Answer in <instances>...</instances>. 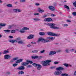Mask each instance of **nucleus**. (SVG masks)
Segmentation results:
<instances>
[{
	"label": "nucleus",
	"instance_id": "nucleus-1",
	"mask_svg": "<svg viewBox=\"0 0 76 76\" xmlns=\"http://www.w3.org/2000/svg\"><path fill=\"white\" fill-rule=\"evenodd\" d=\"M45 24L46 25L50 26V28L52 29H59L58 27L54 26H55V24L54 23H46Z\"/></svg>",
	"mask_w": 76,
	"mask_h": 76
},
{
	"label": "nucleus",
	"instance_id": "nucleus-2",
	"mask_svg": "<svg viewBox=\"0 0 76 76\" xmlns=\"http://www.w3.org/2000/svg\"><path fill=\"white\" fill-rule=\"evenodd\" d=\"M51 61H52L47 60L46 61H42L41 63L43 66H48L50 65V64L49 63H51Z\"/></svg>",
	"mask_w": 76,
	"mask_h": 76
},
{
	"label": "nucleus",
	"instance_id": "nucleus-3",
	"mask_svg": "<svg viewBox=\"0 0 76 76\" xmlns=\"http://www.w3.org/2000/svg\"><path fill=\"white\" fill-rule=\"evenodd\" d=\"M41 41L42 42H44V43H46V42H50V41L48 39H44L42 37H40L38 39L37 42L39 43Z\"/></svg>",
	"mask_w": 76,
	"mask_h": 76
},
{
	"label": "nucleus",
	"instance_id": "nucleus-4",
	"mask_svg": "<svg viewBox=\"0 0 76 76\" xmlns=\"http://www.w3.org/2000/svg\"><path fill=\"white\" fill-rule=\"evenodd\" d=\"M32 65L34 66V67H38L37 68V69L38 70H40L41 68H42V66L41 64L33 63L32 64Z\"/></svg>",
	"mask_w": 76,
	"mask_h": 76
},
{
	"label": "nucleus",
	"instance_id": "nucleus-5",
	"mask_svg": "<svg viewBox=\"0 0 76 76\" xmlns=\"http://www.w3.org/2000/svg\"><path fill=\"white\" fill-rule=\"evenodd\" d=\"M26 30H29V28L27 27H23L21 30L19 31V32L21 33H25L26 32Z\"/></svg>",
	"mask_w": 76,
	"mask_h": 76
},
{
	"label": "nucleus",
	"instance_id": "nucleus-6",
	"mask_svg": "<svg viewBox=\"0 0 76 76\" xmlns=\"http://www.w3.org/2000/svg\"><path fill=\"white\" fill-rule=\"evenodd\" d=\"M48 9L52 12H54L56 10L55 7L51 6H50L48 7Z\"/></svg>",
	"mask_w": 76,
	"mask_h": 76
},
{
	"label": "nucleus",
	"instance_id": "nucleus-7",
	"mask_svg": "<svg viewBox=\"0 0 76 76\" xmlns=\"http://www.w3.org/2000/svg\"><path fill=\"white\" fill-rule=\"evenodd\" d=\"M61 73H62V71L57 70L55 71L54 72V75H61Z\"/></svg>",
	"mask_w": 76,
	"mask_h": 76
},
{
	"label": "nucleus",
	"instance_id": "nucleus-8",
	"mask_svg": "<svg viewBox=\"0 0 76 76\" xmlns=\"http://www.w3.org/2000/svg\"><path fill=\"white\" fill-rule=\"evenodd\" d=\"M48 35H50V36H54V37H58V35H57V34L54 33H52L51 32H48Z\"/></svg>",
	"mask_w": 76,
	"mask_h": 76
},
{
	"label": "nucleus",
	"instance_id": "nucleus-9",
	"mask_svg": "<svg viewBox=\"0 0 76 76\" xmlns=\"http://www.w3.org/2000/svg\"><path fill=\"white\" fill-rule=\"evenodd\" d=\"M12 58V56L9 55L7 54L4 56V59L5 60H7Z\"/></svg>",
	"mask_w": 76,
	"mask_h": 76
},
{
	"label": "nucleus",
	"instance_id": "nucleus-10",
	"mask_svg": "<svg viewBox=\"0 0 76 76\" xmlns=\"http://www.w3.org/2000/svg\"><path fill=\"white\" fill-rule=\"evenodd\" d=\"M52 20L51 18H45L44 20V22H51Z\"/></svg>",
	"mask_w": 76,
	"mask_h": 76
},
{
	"label": "nucleus",
	"instance_id": "nucleus-11",
	"mask_svg": "<svg viewBox=\"0 0 76 76\" xmlns=\"http://www.w3.org/2000/svg\"><path fill=\"white\" fill-rule=\"evenodd\" d=\"M35 38V36H34V35L33 34H30L29 35V36L27 37V39H31L33 38Z\"/></svg>",
	"mask_w": 76,
	"mask_h": 76
},
{
	"label": "nucleus",
	"instance_id": "nucleus-12",
	"mask_svg": "<svg viewBox=\"0 0 76 76\" xmlns=\"http://www.w3.org/2000/svg\"><path fill=\"white\" fill-rule=\"evenodd\" d=\"M57 70H59V71H61V70H64V68L62 66L56 68Z\"/></svg>",
	"mask_w": 76,
	"mask_h": 76
},
{
	"label": "nucleus",
	"instance_id": "nucleus-13",
	"mask_svg": "<svg viewBox=\"0 0 76 76\" xmlns=\"http://www.w3.org/2000/svg\"><path fill=\"white\" fill-rule=\"evenodd\" d=\"M56 52L54 51H51L49 53V56H53L54 54H56Z\"/></svg>",
	"mask_w": 76,
	"mask_h": 76
},
{
	"label": "nucleus",
	"instance_id": "nucleus-14",
	"mask_svg": "<svg viewBox=\"0 0 76 76\" xmlns=\"http://www.w3.org/2000/svg\"><path fill=\"white\" fill-rule=\"evenodd\" d=\"M18 70H24L25 69V66H21L17 68Z\"/></svg>",
	"mask_w": 76,
	"mask_h": 76
},
{
	"label": "nucleus",
	"instance_id": "nucleus-15",
	"mask_svg": "<svg viewBox=\"0 0 76 76\" xmlns=\"http://www.w3.org/2000/svg\"><path fill=\"white\" fill-rule=\"evenodd\" d=\"M47 39H50L51 40L53 41V40L55 39V37H48Z\"/></svg>",
	"mask_w": 76,
	"mask_h": 76
},
{
	"label": "nucleus",
	"instance_id": "nucleus-16",
	"mask_svg": "<svg viewBox=\"0 0 76 76\" xmlns=\"http://www.w3.org/2000/svg\"><path fill=\"white\" fill-rule=\"evenodd\" d=\"M29 64V63L28 62H23L22 63V65L25 66H27V65H28Z\"/></svg>",
	"mask_w": 76,
	"mask_h": 76
},
{
	"label": "nucleus",
	"instance_id": "nucleus-17",
	"mask_svg": "<svg viewBox=\"0 0 76 76\" xmlns=\"http://www.w3.org/2000/svg\"><path fill=\"white\" fill-rule=\"evenodd\" d=\"M22 61H23V59H21L17 60L15 61V63H19L22 62Z\"/></svg>",
	"mask_w": 76,
	"mask_h": 76
},
{
	"label": "nucleus",
	"instance_id": "nucleus-18",
	"mask_svg": "<svg viewBox=\"0 0 76 76\" xmlns=\"http://www.w3.org/2000/svg\"><path fill=\"white\" fill-rule=\"evenodd\" d=\"M10 42H12V43H14L15 42H17V40H9Z\"/></svg>",
	"mask_w": 76,
	"mask_h": 76
},
{
	"label": "nucleus",
	"instance_id": "nucleus-19",
	"mask_svg": "<svg viewBox=\"0 0 76 76\" xmlns=\"http://www.w3.org/2000/svg\"><path fill=\"white\" fill-rule=\"evenodd\" d=\"M25 72L22 71H20L18 72V75H23Z\"/></svg>",
	"mask_w": 76,
	"mask_h": 76
},
{
	"label": "nucleus",
	"instance_id": "nucleus-20",
	"mask_svg": "<svg viewBox=\"0 0 76 76\" xmlns=\"http://www.w3.org/2000/svg\"><path fill=\"white\" fill-rule=\"evenodd\" d=\"M18 43L20 44H23V40H20V41H18Z\"/></svg>",
	"mask_w": 76,
	"mask_h": 76
},
{
	"label": "nucleus",
	"instance_id": "nucleus-21",
	"mask_svg": "<svg viewBox=\"0 0 76 76\" xmlns=\"http://www.w3.org/2000/svg\"><path fill=\"white\" fill-rule=\"evenodd\" d=\"M39 34L40 35H45V33L44 32H39Z\"/></svg>",
	"mask_w": 76,
	"mask_h": 76
},
{
	"label": "nucleus",
	"instance_id": "nucleus-22",
	"mask_svg": "<svg viewBox=\"0 0 76 76\" xmlns=\"http://www.w3.org/2000/svg\"><path fill=\"white\" fill-rule=\"evenodd\" d=\"M33 20L35 21H40V20H41V19L37 18H33Z\"/></svg>",
	"mask_w": 76,
	"mask_h": 76
},
{
	"label": "nucleus",
	"instance_id": "nucleus-23",
	"mask_svg": "<svg viewBox=\"0 0 76 76\" xmlns=\"http://www.w3.org/2000/svg\"><path fill=\"white\" fill-rule=\"evenodd\" d=\"M9 53V52L8 51L5 50L4 51L3 54H7V53Z\"/></svg>",
	"mask_w": 76,
	"mask_h": 76
},
{
	"label": "nucleus",
	"instance_id": "nucleus-24",
	"mask_svg": "<svg viewBox=\"0 0 76 76\" xmlns=\"http://www.w3.org/2000/svg\"><path fill=\"white\" fill-rule=\"evenodd\" d=\"M7 6L8 7H13V6H12V5L11 4H7Z\"/></svg>",
	"mask_w": 76,
	"mask_h": 76
},
{
	"label": "nucleus",
	"instance_id": "nucleus-25",
	"mask_svg": "<svg viewBox=\"0 0 76 76\" xmlns=\"http://www.w3.org/2000/svg\"><path fill=\"white\" fill-rule=\"evenodd\" d=\"M61 76H69V75L66 73H64L62 74L61 75Z\"/></svg>",
	"mask_w": 76,
	"mask_h": 76
},
{
	"label": "nucleus",
	"instance_id": "nucleus-26",
	"mask_svg": "<svg viewBox=\"0 0 76 76\" xmlns=\"http://www.w3.org/2000/svg\"><path fill=\"white\" fill-rule=\"evenodd\" d=\"M10 32L12 33V34H14V33L16 32V30H11Z\"/></svg>",
	"mask_w": 76,
	"mask_h": 76
},
{
	"label": "nucleus",
	"instance_id": "nucleus-27",
	"mask_svg": "<svg viewBox=\"0 0 76 76\" xmlns=\"http://www.w3.org/2000/svg\"><path fill=\"white\" fill-rule=\"evenodd\" d=\"M21 39L20 37H18L16 39V40L17 41V42H18V41H19L20 40H21Z\"/></svg>",
	"mask_w": 76,
	"mask_h": 76
},
{
	"label": "nucleus",
	"instance_id": "nucleus-28",
	"mask_svg": "<svg viewBox=\"0 0 76 76\" xmlns=\"http://www.w3.org/2000/svg\"><path fill=\"white\" fill-rule=\"evenodd\" d=\"M26 61V62H28V63H30V64H33V62L31 61L27 60Z\"/></svg>",
	"mask_w": 76,
	"mask_h": 76
},
{
	"label": "nucleus",
	"instance_id": "nucleus-29",
	"mask_svg": "<svg viewBox=\"0 0 76 76\" xmlns=\"http://www.w3.org/2000/svg\"><path fill=\"white\" fill-rule=\"evenodd\" d=\"M6 24L4 23H0V26H6Z\"/></svg>",
	"mask_w": 76,
	"mask_h": 76
},
{
	"label": "nucleus",
	"instance_id": "nucleus-30",
	"mask_svg": "<svg viewBox=\"0 0 76 76\" xmlns=\"http://www.w3.org/2000/svg\"><path fill=\"white\" fill-rule=\"evenodd\" d=\"M65 51L66 53H69V49H66Z\"/></svg>",
	"mask_w": 76,
	"mask_h": 76
},
{
	"label": "nucleus",
	"instance_id": "nucleus-31",
	"mask_svg": "<svg viewBox=\"0 0 76 76\" xmlns=\"http://www.w3.org/2000/svg\"><path fill=\"white\" fill-rule=\"evenodd\" d=\"M64 7H65V8H66V9H70L69 7V6H67V5H64Z\"/></svg>",
	"mask_w": 76,
	"mask_h": 76
},
{
	"label": "nucleus",
	"instance_id": "nucleus-32",
	"mask_svg": "<svg viewBox=\"0 0 76 76\" xmlns=\"http://www.w3.org/2000/svg\"><path fill=\"white\" fill-rule=\"evenodd\" d=\"M49 15V14L48 13L46 15H44L43 16V18H46V17H47L48 16V15Z\"/></svg>",
	"mask_w": 76,
	"mask_h": 76
},
{
	"label": "nucleus",
	"instance_id": "nucleus-33",
	"mask_svg": "<svg viewBox=\"0 0 76 76\" xmlns=\"http://www.w3.org/2000/svg\"><path fill=\"white\" fill-rule=\"evenodd\" d=\"M13 28V25H10L8 26V28L9 29H11V28Z\"/></svg>",
	"mask_w": 76,
	"mask_h": 76
},
{
	"label": "nucleus",
	"instance_id": "nucleus-34",
	"mask_svg": "<svg viewBox=\"0 0 76 76\" xmlns=\"http://www.w3.org/2000/svg\"><path fill=\"white\" fill-rule=\"evenodd\" d=\"M38 50H33L32 51V53H38Z\"/></svg>",
	"mask_w": 76,
	"mask_h": 76
},
{
	"label": "nucleus",
	"instance_id": "nucleus-35",
	"mask_svg": "<svg viewBox=\"0 0 76 76\" xmlns=\"http://www.w3.org/2000/svg\"><path fill=\"white\" fill-rule=\"evenodd\" d=\"M60 63V61L59 62H57V61H55L54 62V64H59V63Z\"/></svg>",
	"mask_w": 76,
	"mask_h": 76
},
{
	"label": "nucleus",
	"instance_id": "nucleus-36",
	"mask_svg": "<svg viewBox=\"0 0 76 76\" xmlns=\"http://www.w3.org/2000/svg\"><path fill=\"white\" fill-rule=\"evenodd\" d=\"M39 12H40V13H42L43 12H45V11L44 10H39Z\"/></svg>",
	"mask_w": 76,
	"mask_h": 76
},
{
	"label": "nucleus",
	"instance_id": "nucleus-37",
	"mask_svg": "<svg viewBox=\"0 0 76 76\" xmlns=\"http://www.w3.org/2000/svg\"><path fill=\"white\" fill-rule=\"evenodd\" d=\"M73 6L76 7V1H75L73 3Z\"/></svg>",
	"mask_w": 76,
	"mask_h": 76
},
{
	"label": "nucleus",
	"instance_id": "nucleus-38",
	"mask_svg": "<svg viewBox=\"0 0 76 76\" xmlns=\"http://www.w3.org/2000/svg\"><path fill=\"white\" fill-rule=\"evenodd\" d=\"M19 59V58L17 57H16L15 58H14L13 59V60H14V61H15V60H18V59Z\"/></svg>",
	"mask_w": 76,
	"mask_h": 76
},
{
	"label": "nucleus",
	"instance_id": "nucleus-39",
	"mask_svg": "<svg viewBox=\"0 0 76 76\" xmlns=\"http://www.w3.org/2000/svg\"><path fill=\"white\" fill-rule=\"evenodd\" d=\"M26 2V0H20V2L21 3H24Z\"/></svg>",
	"mask_w": 76,
	"mask_h": 76
},
{
	"label": "nucleus",
	"instance_id": "nucleus-40",
	"mask_svg": "<svg viewBox=\"0 0 76 76\" xmlns=\"http://www.w3.org/2000/svg\"><path fill=\"white\" fill-rule=\"evenodd\" d=\"M69 26V25L67 24H64V27H67Z\"/></svg>",
	"mask_w": 76,
	"mask_h": 76
},
{
	"label": "nucleus",
	"instance_id": "nucleus-41",
	"mask_svg": "<svg viewBox=\"0 0 76 76\" xmlns=\"http://www.w3.org/2000/svg\"><path fill=\"white\" fill-rule=\"evenodd\" d=\"M22 12V10H21L17 9V12L19 13V12Z\"/></svg>",
	"mask_w": 76,
	"mask_h": 76
},
{
	"label": "nucleus",
	"instance_id": "nucleus-42",
	"mask_svg": "<svg viewBox=\"0 0 76 76\" xmlns=\"http://www.w3.org/2000/svg\"><path fill=\"white\" fill-rule=\"evenodd\" d=\"M64 66H65L66 67H68L69 65L67 64H64Z\"/></svg>",
	"mask_w": 76,
	"mask_h": 76
},
{
	"label": "nucleus",
	"instance_id": "nucleus-43",
	"mask_svg": "<svg viewBox=\"0 0 76 76\" xmlns=\"http://www.w3.org/2000/svg\"><path fill=\"white\" fill-rule=\"evenodd\" d=\"M17 10H18V9H13V11H14V12H16L17 13Z\"/></svg>",
	"mask_w": 76,
	"mask_h": 76
},
{
	"label": "nucleus",
	"instance_id": "nucleus-44",
	"mask_svg": "<svg viewBox=\"0 0 76 76\" xmlns=\"http://www.w3.org/2000/svg\"><path fill=\"white\" fill-rule=\"evenodd\" d=\"M55 68H56V66H52L50 67V69H55Z\"/></svg>",
	"mask_w": 76,
	"mask_h": 76
},
{
	"label": "nucleus",
	"instance_id": "nucleus-45",
	"mask_svg": "<svg viewBox=\"0 0 76 76\" xmlns=\"http://www.w3.org/2000/svg\"><path fill=\"white\" fill-rule=\"evenodd\" d=\"M72 15L73 16H76V12H74L72 13Z\"/></svg>",
	"mask_w": 76,
	"mask_h": 76
},
{
	"label": "nucleus",
	"instance_id": "nucleus-46",
	"mask_svg": "<svg viewBox=\"0 0 76 76\" xmlns=\"http://www.w3.org/2000/svg\"><path fill=\"white\" fill-rule=\"evenodd\" d=\"M45 50H42L40 51V53L42 54V53H45Z\"/></svg>",
	"mask_w": 76,
	"mask_h": 76
},
{
	"label": "nucleus",
	"instance_id": "nucleus-47",
	"mask_svg": "<svg viewBox=\"0 0 76 76\" xmlns=\"http://www.w3.org/2000/svg\"><path fill=\"white\" fill-rule=\"evenodd\" d=\"M32 67V66L30 65H28L26 66L27 68H30V67Z\"/></svg>",
	"mask_w": 76,
	"mask_h": 76
},
{
	"label": "nucleus",
	"instance_id": "nucleus-48",
	"mask_svg": "<svg viewBox=\"0 0 76 76\" xmlns=\"http://www.w3.org/2000/svg\"><path fill=\"white\" fill-rule=\"evenodd\" d=\"M17 65H18V64H15L12 65V66H13L14 67H16V66Z\"/></svg>",
	"mask_w": 76,
	"mask_h": 76
},
{
	"label": "nucleus",
	"instance_id": "nucleus-49",
	"mask_svg": "<svg viewBox=\"0 0 76 76\" xmlns=\"http://www.w3.org/2000/svg\"><path fill=\"white\" fill-rule=\"evenodd\" d=\"M53 4L54 6H55V7L57 6V3H56V2H54L53 3Z\"/></svg>",
	"mask_w": 76,
	"mask_h": 76
},
{
	"label": "nucleus",
	"instance_id": "nucleus-50",
	"mask_svg": "<svg viewBox=\"0 0 76 76\" xmlns=\"http://www.w3.org/2000/svg\"><path fill=\"white\" fill-rule=\"evenodd\" d=\"M35 59H37L39 58V57L37 56H34Z\"/></svg>",
	"mask_w": 76,
	"mask_h": 76
},
{
	"label": "nucleus",
	"instance_id": "nucleus-51",
	"mask_svg": "<svg viewBox=\"0 0 76 76\" xmlns=\"http://www.w3.org/2000/svg\"><path fill=\"white\" fill-rule=\"evenodd\" d=\"M57 52L58 53H61V52H62V51L61 50H59L57 51Z\"/></svg>",
	"mask_w": 76,
	"mask_h": 76
},
{
	"label": "nucleus",
	"instance_id": "nucleus-52",
	"mask_svg": "<svg viewBox=\"0 0 76 76\" xmlns=\"http://www.w3.org/2000/svg\"><path fill=\"white\" fill-rule=\"evenodd\" d=\"M74 51H75V49H71L70 50V51H71V52H73Z\"/></svg>",
	"mask_w": 76,
	"mask_h": 76
},
{
	"label": "nucleus",
	"instance_id": "nucleus-53",
	"mask_svg": "<svg viewBox=\"0 0 76 76\" xmlns=\"http://www.w3.org/2000/svg\"><path fill=\"white\" fill-rule=\"evenodd\" d=\"M56 16V15H54V14H52L51 15V16H52L53 17Z\"/></svg>",
	"mask_w": 76,
	"mask_h": 76
},
{
	"label": "nucleus",
	"instance_id": "nucleus-54",
	"mask_svg": "<svg viewBox=\"0 0 76 76\" xmlns=\"http://www.w3.org/2000/svg\"><path fill=\"white\" fill-rule=\"evenodd\" d=\"M66 22H69V23H70V22H71V21H70V20H66Z\"/></svg>",
	"mask_w": 76,
	"mask_h": 76
},
{
	"label": "nucleus",
	"instance_id": "nucleus-55",
	"mask_svg": "<svg viewBox=\"0 0 76 76\" xmlns=\"http://www.w3.org/2000/svg\"><path fill=\"white\" fill-rule=\"evenodd\" d=\"M31 58L32 59H35V56H31Z\"/></svg>",
	"mask_w": 76,
	"mask_h": 76
},
{
	"label": "nucleus",
	"instance_id": "nucleus-56",
	"mask_svg": "<svg viewBox=\"0 0 76 76\" xmlns=\"http://www.w3.org/2000/svg\"><path fill=\"white\" fill-rule=\"evenodd\" d=\"M35 5L36 6H39V4L38 3H36Z\"/></svg>",
	"mask_w": 76,
	"mask_h": 76
},
{
	"label": "nucleus",
	"instance_id": "nucleus-57",
	"mask_svg": "<svg viewBox=\"0 0 76 76\" xmlns=\"http://www.w3.org/2000/svg\"><path fill=\"white\" fill-rule=\"evenodd\" d=\"M36 44V42H31V44Z\"/></svg>",
	"mask_w": 76,
	"mask_h": 76
},
{
	"label": "nucleus",
	"instance_id": "nucleus-58",
	"mask_svg": "<svg viewBox=\"0 0 76 76\" xmlns=\"http://www.w3.org/2000/svg\"><path fill=\"white\" fill-rule=\"evenodd\" d=\"M7 75H10L11 73L10 72H7L6 73Z\"/></svg>",
	"mask_w": 76,
	"mask_h": 76
},
{
	"label": "nucleus",
	"instance_id": "nucleus-59",
	"mask_svg": "<svg viewBox=\"0 0 76 76\" xmlns=\"http://www.w3.org/2000/svg\"><path fill=\"white\" fill-rule=\"evenodd\" d=\"M9 37L10 38H13V36H10Z\"/></svg>",
	"mask_w": 76,
	"mask_h": 76
},
{
	"label": "nucleus",
	"instance_id": "nucleus-60",
	"mask_svg": "<svg viewBox=\"0 0 76 76\" xmlns=\"http://www.w3.org/2000/svg\"><path fill=\"white\" fill-rule=\"evenodd\" d=\"M4 32L5 33H6L7 32V30H4Z\"/></svg>",
	"mask_w": 76,
	"mask_h": 76
},
{
	"label": "nucleus",
	"instance_id": "nucleus-61",
	"mask_svg": "<svg viewBox=\"0 0 76 76\" xmlns=\"http://www.w3.org/2000/svg\"><path fill=\"white\" fill-rule=\"evenodd\" d=\"M11 30H7V33L8 32L9 33L10 32Z\"/></svg>",
	"mask_w": 76,
	"mask_h": 76
},
{
	"label": "nucleus",
	"instance_id": "nucleus-62",
	"mask_svg": "<svg viewBox=\"0 0 76 76\" xmlns=\"http://www.w3.org/2000/svg\"><path fill=\"white\" fill-rule=\"evenodd\" d=\"M39 13H34V15H39Z\"/></svg>",
	"mask_w": 76,
	"mask_h": 76
},
{
	"label": "nucleus",
	"instance_id": "nucleus-63",
	"mask_svg": "<svg viewBox=\"0 0 76 76\" xmlns=\"http://www.w3.org/2000/svg\"><path fill=\"white\" fill-rule=\"evenodd\" d=\"M74 75L75 76H76V71H75L74 73Z\"/></svg>",
	"mask_w": 76,
	"mask_h": 76
},
{
	"label": "nucleus",
	"instance_id": "nucleus-64",
	"mask_svg": "<svg viewBox=\"0 0 76 76\" xmlns=\"http://www.w3.org/2000/svg\"><path fill=\"white\" fill-rule=\"evenodd\" d=\"M66 40V41H68V42H70V40H68V39H65Z\"/></svg>",
	"mask_w": 76,
	"mask_h": 76
}]
</instances>
